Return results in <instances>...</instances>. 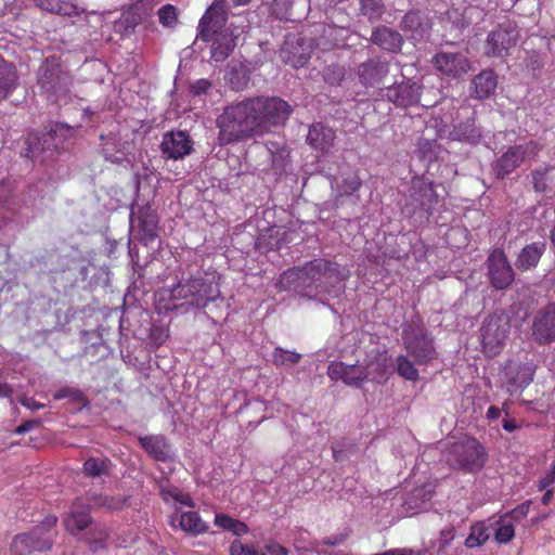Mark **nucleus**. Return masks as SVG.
Masks as SVG:
<instances>
[{"label": "nucleus", "instance_id": "f257e3e1", "mask_svg": "<svg viewBox=\"0 0 555 555\" xmlns=\"http://www.w3.org/2000/svg\"><path fill=\"white\" fill-rule=\"evenodd\" d=\"M279 283L283 289L322 304L337 298L344 288L336 266L325 259H314L302 267L285 271Z\"/></svg>", "mask_w": 555, "mask_h": 555}, {"label": "nucleus", "instance_id": "f03ea898", "mask_svg": "<svg viewBox=\"0 0 555 555\" xmlns=\"http://www.w3.org/2000/svg\"><path fill=\"white\" fill-rule=\"evenodd\" d=\"M220 287L212 279L203 275L183 278L171 288H162L156 293L158 310H175L188 306L205 308L220 297Z\"/></svg>", "mask_w": 555, "mask_h": 555}, {"label": "nucleus", "instance_id": "7ed1b4c3", "mask_svg": "<svg viewBox=\"0 0 555 555\" xmlns=\"http://www.w3.org/2000/svg\"><path fill=\"white\" fill-rule=\"evenodd\" d=\"M254 98L227 106L217 118L218 142L227 145L261 134Z\"/></svg>", "mask_w": 555, "mask_h": 555}, {"label": "nucleus", "instance_id": "20e7f679", "mask_svg": "<svg viewBox=\"0 0 555 555\" xmlns=\"http://www.w3.org/2000/svg\"><path fill=\"white\" fill-rule=\"evenodd\" d=\"M225 23L227 7L222 0H217L207 9L198 24L197 38L212 41L211 59L216 62H222L231 54L240 36L235 29L225 27Z\"/></svg>", "mask_w": 555, "mask_h": 555}, {"label": "nucleus", "instance_id": "39448f33", "mask_svg": "<svg viewBox=\"0 0 555 555\" xmlns=\"http://www.w3.org/2000/svg\"><path fill=\"white\" fill-rule=\"evenodd\" d=\"M511 318L503 310L489 314L480 327L481 346L488 357L498 356L511 334Z\"/></svg>", "mask_w": 555, "mask_h": 555}, {"label": "nucleus", "instance_id": "423d86ee", "mask_svg": "<svg viewBox=\"0 0 555 555\" xmlns=\"http://www.w3.org/2000/svg\"><path fill=\"white\" fill-rule=\"evenodd\" d=\"M57 522L54 515L47 516L33 531L14 537L10 551L11 555H30L36 551H47L52 547V529Z\"/></svg>", "mask_w": 555, "mask_h": 555}, {"label": "nucleus", "instance_id": "0eeeda50", "mask_svg": "<svg viewBox=\"0 0 555 555\" xmlns=\"http://www.w3.org/2000/svg\"><path fill=\"white\" fill-rule=\"evenodd\" d=\"M542 146L535 141L509 146L501 157L492 164V170L498 179H505L521 164L537 158Z\"/></svg>", "mask_w": 555, "mask_h": 555}, {"label": "nucleus", "instance_id": "6e6552de", "mask_svg": "<svg viewBox=\"0 0 555 555\" xmlns=\"http://www.w3.org/2000/svg\"><path fill=\"white\" fill-rule=\"evenodd\" d=\"M485 461L483 448L475 438H466L456 442L449 450V464L464 472L479 470L483 466Z\"/></svg>", "mask_w": 555, "mask_h": 555}, {"label": "nucleus", "instance_id": "1a4fd4ad", "mask_svg": "<svg viewBox=\"0 0 555 555\" xmlns=\"http://www.w3.org/2000/svg\"><path fill=\"white\" fill-rule=\"evenodd\" d=\"M37 79L48 99L65 95L72 85L70 75L63 70L56 60H46L38 69Z\"/></svg>", "mask_w": 555, "mask_h": 555}, {"label": "nucleus", "instance_id": "9d476101", "mask_svg": "<svg viewBox=\"0 0 555 555\" xmlns=\"http://www.w3.org/2000/svg\"><path fill=\"white\" fill-rule=\"evenodd\" d=\"M402 340L408 352L420 364L436 358L433 338L423 324L411 323L403 328Z\"/></svg>", "mask_w": 555, "mask_h": 555}, {"label": "nucleus", "instance_id": "9b49d317", "mask_svg": "<svg viewBox=\"0 0 555 555\" xmlns=\"http://www.w3.org/2000/svg\"><path fill=\"white\" fill-rule=\"evenodd\" d=\"M254 102L261 133L269 127L285 124L292 113V106L280 98L257 96Z\"/></svg>", "mask_w": 555, "mask_h": 555}, {"label": "nucleus", "instance_id": "f8f14e48", "mask_svg": "<svg viewBox=\"0 0 555 555\" xmlns=\"http://www.w3.org/2000/svg\"><path fill=\"white\" fill-rule=\"evenodd\" d=\"M518 38L519 31L514 23L502 24L488 35L485 53L491 57H504L516 44Z\"/></svg>", "mask_w": 555, "mask_h": 555}, {"label": "nucleus", "instance_id": "ddd939ff", "mask_svg": "<svg viewBox=\"0 0 555 555\" xmlns=\"http://www.w3.org/2000/svg\"><path fill=\"white\" fill-rule=\"evenodd\" d=\"M434 182L424 176L413 177L409 190V204L412 210H424L429 214L438 204V194Z\"/></svg>", "mask_w": 555, "mask_h": 555}, {"label": "nucleus", "instance_id": "4468645a", "mask_svg": "<svg viewBox=\"0 0 555 555\" xmlns=\"http://www.w3.org/2000/svg\"><path fill=\"white\" fill-rule=\"evenodd\" d=\"M531 335L541 346L555 341V302L539 309L532 319Z\"/></svg>", "mask_w": 555, "mask_h": 555}, {"label": "nucleus", "instance_id": "2eb2a0df", "mask_svg": "<svg viewBox=\"0 0 555 555\" xmlns=\"http://www.w3.org/2000/svg\"><path fill=\"white\" fill-rule=\"evenodd\" d=\"M488 276L495 289H506L514 281V270L505 254L494 249L487 259Z\"/></svg>", "mask_w": 555, "mask_h": 555}, {"label": "nucleus", "instance_id": "dca6fc26", "mask_svg": "<svg viewBox=\"0 0 555 555\" xmlns=\"http://www.w3.org/2000/svg\"><path fill=\"white\" fill-rule=\"evenodd\" d=\"M389 67L386 60L377 56L358 64L354 67V75L363 87H376L387 77Z\"/></svg>", "mask_w": 555, "mask_h": 555}, {"label": "nucleus", "instance_id": "f3484780", "mask_svg": "<svg viewBox=\"0 0 555 555\" xmlns=\"http://www.w3.org/2000/svg\"><path fill=\"white\" fill-rule=\"evenodd\" d=\"M433 63L437 70L451 78H460L470 70V62L460 52H438L434 56Z\"/></svg>", "mask_w": 555, "mask_h": 555}, {"label": "nucleus", "instance_id": "a211bd4d", "mask_svg": "<svg viewBox=\"0 0 555 555\" xmlns=\"http://www.w3.org/2000/svg\"><path fill=\"white\" fill-rule=\"evenodd\" d=\"M160 151L166 159H182L193 151V141L184 131L166 132L163 135Z\"/></svg>", "mask_w": 555, "mask_h": 555}, {"label": "nucleus", "instance_id": "6ab92c4d", "mask_svg": "<svg viewBox=\"0 0 555 555\" xmlns=\"http://www.w3.org/2000/svg\"><path fill=\"white\" fill-rule=\"evenodd\" d=\"M327 375L332 380H341L348 386L360 387L371 373L361 365H347L334 361L327 367Z\"/></svg>", "mask_w": 555, "mask_h": 555}, {"label": "nucleus", "instance_id": "aec40b11", "mask_svg": "<svg viewBox=\"0 0 555 555\" xmlns=\"http://www.w3.org/2000/svg\"><path fill=\"white\" fill-rule=\"evenodd\" d=\"M66 530L77 537L92 524L90 505L82 500H76L68 514L63 519Z\"/></svg>", "mask_w": 555, "mask_h": 555}, {"label": "nucleus", "instance_id": "412c9836", "mask_svg": "<svg viewBox=\"0 0 555 555\" xmlns=\"http://www.w3.org/2000/svg\"><path fill=\"white\" fill-rule=\"evenodd\" d=\"M385 96L397 106L408 107L418 103L421 87L411 80L402 81L387 88Z\"/></svg>", "mask_w": 555, "mask_h": 555}, {"label": "nucleus", "instance_id": "4be33fe9", "mask_svg": "<svg viewBox=\"0 0 555 555\" xmlns=\"http://www.w3.org/2000/svg\"><path fill=\"white\" fill-rule=\"evenodd\" d=\"M52 144L53 137L51 134H44L42 137L35 133L28 134L22 155L31 160L43 163L53 155V151L51 150Z\"/></svg>", "mask_w": 555, "mask_h": 555}, {"label": "nucleus", "instance_id": "5701e85b", "mask_svg": "<svg viewBox=\"0 0 555 555\" xmlns=\"http://www.w3.org/2000/svg\"><path fill=\"white\" fill-rule=\"evenodd\" d=\"M533 366L529 363L508 362L505 366L507 389L511 393L527 387L533 379Z\"/></svg>", "mask_w": 555, "mask_h": 555}, {"label": "nucleus", "instance_id": "b1692460", "mask_svg": "<svg viewBox=\"0 0 555 555\" xmlns=\"http://www.w3.org/2000/svg\"><path fill=\"white\" fill-rule=\"evenodd\" d=\"M141 447L156 461L165 462L170 459L171 450L167 439L160 435H150L139 438Z\"/></svg>", "mask_w": 555, "mask_h": 555}, {"label": "nucleus", "instance_id": "393cba45", "mask_svg": "<svg viewBox=\"0 0 555 555\" xmlns=\"http://www.w3.org/2000/svg\"><path fill=\"white\" fill-rule=\"evenodd\" d=\"M334 140L335 132L332 128L326 127L321 122L310 126L307 134V142L313 149L326 152L333 146Z\"/></svg>", "mask_w": 555, "mask_h": 555}, {"label": "nucleus", "instance_id": "a878e982", "mask_svg": "<svg viewBox=\"0 0 555 555\" xmlns=\"http://www.w3.org/2000/svg\"><path fill=\"white\" fill-rule=\"evenodd\" d=\"M177 522L181 530L193 535L205 533L208 530L207 524L196 512L176 513L171 516V525L175 527Z\"/></svg>", "mask_w": 555, "mask_h": 555}, {"label": "nucleus", "instance_id": "bb28decb", "mask_svg": "<svg viewBox=\"0 0 555 555\" xmlns=\"http://www.w3.org/2000/svg\"><path fill=\"white\" fill-rule=\"evenodd\" d=\"M371 41L384 50L397 52L403 43L402 36L395 29L380 26L373 30Z\"/></svg>", "mask_w": 555, "mask_h": 555}, {"label": "nucleus", "instance_id": "cd10ccee", "mask_svg": "<svg viewBox=\"0 0 555 555\" xmlns=\"http://www.w3.org/2000/svg\"><path fill=\"white\" fill-rule=\"evenodd\" d=\"M35 4L48 12L64 16H78L83 9L75 0H34Z\"/></svg>", "mask_w": 555, "mask_h": 555}, {"label": "nucleus", "instance_id": "c85d7f7f", "mask_svg": "<svg viewBox=\"0 0 555 555\" xmlns=\"http://www.w3.org/2000/svg\"><path fill=\"white\" fill-rule=\"evenodd\" d=\"M474 95L477 99H487L492 95L498 86V76L491 69H485L476 75L472 81Z\"/></svg>", "mask_w": 555, "mask_h": 555}, {"label": "nucleus", "instance_id": "c756f323", "mask_svg": "<svg viewBox=\"0 0 555 555\" xmlns=\"http://www.w3.org/2000/svg\"><path fill=\"white\" fill-rule=\"evenodd\" d=\"M157 216L150 208L140 209L138 212V227L141 241L145 244L153 242L157 236Z\"/></svg>", "mask_w": 555, "mask_h": 555}, {"label": "nucleus", "instance_id": "7c9ffc66", "mask_svg": "<svg viewBox=\"0 0 555 555\" xmlns=\"http://www.w3.org/2000/svg\"><path fill=\"white\" fill-rule=\"evenodd\" d=\"M17 81L18 75L15 66L0 56V101L13 93Z\"/></svg>", "mask_w": 555, "mask_h": 555}, {"label": "nucleus", "instance_id": "2f4dec72", "mask_svg": "<svg viewBox=\"0 0 555 555\" xmlns=\"http://www.w3.org/2000/svg\"><path fill=\"white\" fill-rule=\"evenodd\" d=\"M545 248L546 246L543 242H534L525 246L518 255L516 267L524 271L537 267Z\"/></svg>", "mask_w": 555, "mask_h": 555}, {"label": "nucleus", "instance_id": "473e14b6", "mask_svg": "<svg viewBox=\"0 0 555 555\" xmlns=\"http://www.w3.org/2000/svg\"><path fill=\"white\" fill-rule=\"evenodd\" d=\"M109 529L104 525H94L82 538L89 550L93 553L104 550L109 539Z\"/></svg>", "mask_w": 555, "mask_h": 555}, {"label": "nucleus", "instance_id": "72a5a7b5", "mask_svg": "<svg viewBox=\"0 0 555 555\" xmlns=\"http://www.w3.org/2000/svg\"><path fill=\"white\" fill-rule=\"evenodd\" d=\"M532 183L535 192L551 191L555 185V167H543L532 171Z\"/></svg>", "mask_w": 555, "mask_h": 555}, {"label": "nucleus", "instance_id": "f704fd0d", "mask_svg": "<svg viewBox=\"0 0 555 555\" xmlns=\"http://www.w3.org/2000/svg\"><path fill=\"white\" fill-rule=\"evenodd\" d=\"M494 539L498 543H507L515 535V527L509 515H504L495 520L492 525Z\"/></svg>", "mask_w": 555, "mask_h": 555}, {"label": "nucleus", "instance_id": "c9c22d12", "mask_svg": "<svg viewBox=\"0 0 555 555\" xmlns=\"http://www.w3.org/2000/svg\"><path fill=\"white\" fill-rule=\"evenodd\" d=\"M215 525L225 531L233 533L236 537H242L248 532V527L245 522L240 521L231 516L220 513L215 516Z\"/></svg>", "mask_w": 555, "mask_h": 555}, {"label": "nucleus", "instance_id": "e433bc0d", "mask_svg": "<svg viewBox=\"0 0 555 555\" xmlns=\"http://www.w3.org/2000/svg\"><path fill=\"white\" fill-rule=\"evenodd\" d=\"M105 143L102 146V152L106 160L112 163H120L125 156V150L120 146L116 135L109 134L107 138L101 135Z\"/></svg>", "mask_w": 555, "mask_h": 555}, {"label": "nucleus", "instance_id": "4c0bfd02", "mask_svg": "<svg viewBox=\"0 0 555 555\" xmlns=\"http://www.w3.org/2000/svg\"><path fill=\"white\" fill-rule=\"evenodd\" d=\"M111 465L106 457H90L83 464V472L88 477H101L109 474Z\"/></svg>", "mask_w": 555, "mask_h": 555}, {"label": "nucleus", "instance_id": "58836bf2", "mask_svg": "<svg viewBox=\"0 0 555 555\" xmlns=\"http://www.w3.org/2000/svg\"><path fill=\"white\" fill-rule=\"evenodd\" d=\"M401 27L404 31H411L413 39H421L426 33L425 27L422 24V16L417 12H410L404 15Z\"/></svg>", "mask_w": 555, "mask_h": 555}, {"label": "nucleus", "instance_id": "ea45409f", "mask_svg": "<svg viewBox=\"0 0 555 555\" xmlns=\"http://www.w3.org/2000/svg\"><path fill=\"white\" fill-rule=\"evenodd\" d=\"M492 532V525L487 526L485 524H476L472 527L470 534L465 541L467 547H476L486 543Z\"/></svg>", "mask_w": 555, "mask_h": 555}, {"label": "nucleus", "instance_id": "a19ab883", "mask_svg": "<svg viewBox=\"0 0 555 555\" xmlns=\"http://www.w3.org/2000/svg\"><path fill=\"white\" fill-rule=\"evenodd\" d=\"M90 501L94 506L105 508L107 511H117L124 507L126 498L121 495H104L94 494L90 498Z\"/></svg>", "mask_w": 555, "mask_h": 555}, {"label": "nucleus", "instance_id": "79ce46f5", "mask_svg": "<svg viewBox=\"0 0 555 555\" xmlns=\"http://www.w3.org/2000/svg\"><path fill=\"white\" fill-rule=\"evenodd\" d=\"M360 11L370 21H378L385 12L383 0H359Z\"/></svg>", "mask_w": 555, "mask_h": 555}, {"label": "nucleus", "instance_id": "37998d69", "mask_svg": "<svg viewBox=\"0 0 555 555\" xmlns=\"http://www.w3.org/2000/svg\"><path fill=\"white\" fill-rule=\"evenodd\" d=\"M301 354L276 347L272 353V361L275 365L288 366L296 364L300 361Z\"/></svg>", "mask_w": 555, "mask_h": 555}, {"label": "nucleus", "instance_id": "c03bdc74", "mask_svg": "<svg viewBox=\"0 0 555 555\" xmlns=\"http://www.w3.org/2000/svg\"><path fill=\"white\" fill-rule=\"evenodd\" d=\"M139 24V17L133 12L125 13L114 24L116 31L124 36L131 34Z\"/></svg>", "mask_w": 555, "mask_h": 555}, {"label": "nucleus", "instance_id": "a18cd8bd", "mask_svg": "<svg viewBox=\"0 0 555 555\" xmlns=\"http://www.w3.org/2000/svg\"><path fill=\"white\" fill-rule=\"evenodd\" d=\"M397 372L400 376L408 380L415 382L418 379V372L414 364L405 356L397 358Z\"/></svg>", "mask_w": 555, "mask_h": 555}, {"label": "nucleus", "instance_id": "49530a36", "mask_svg": "<svg viewBox=\"0 0 555 555\" xmlns=\"http://www.w3.org/2000/svg\"><path fill=\"white\" fill-rule=\"evenodd\" d=\"M157 15L164 27H173L178 23V12L172 4H165L159 8Z\"/></svg>", "mask_w": 555, "mask_h": 555}, {"label": "nucleus", "instance_id": "de8ad7c7", "mask_svg": "<svg viewBox=\"0 0 555 555\" xmlns=\"http://www.w3.org/2000/svg\"><path fill=\"white\" fill-rule=\"evenodd\" d=\"M230 555H266V553L255 544H243L235 540L230 545Z\"/></svg>", "mask_w": 555, "mask_h": 555}, {"label": "nucleus", "instance_id": "09e8293b", "mask_svg": "<svg viewBox=\"0 0 555 555\" xmlns=\"http://www.w3.org/2000/svg\"><path fill=\"white\" fill-rule=\"evenodd\" d=\"M387 359L384 357L380 358L375 364L372 363L365 369L366 372L371 373L369 378H371L372 380L382 382L387 378Z\"/></svg>", "mask_w": 555, "mask_h": 555}, {"label": "nucleus", "instance_id": "8fccbe9b", "mask_svg": "<svg viewBox=\"0 0 555 555\" xmlns=\"http://www.w3.org/2000/svg\"><path fill=\"white\" fill-rule=\"evenodd\" d=\"M345 68L340 65H331L324 73V79L330 85L338 86L345 78Z\"/></svg>", "mask_w": 555, "mask_h": 555}, {"label": "nucleus", "instance_id": "3c124183", "mask_svg": "<svg viewBox=\"0 0 555 555\" xmlns=\"http://www.w3.org/2000/svg\"><path fill=\"white\" fill-rule=\"evenodd\" d=\"M169 494L176 502H179L182 505L190 506V507L194 506V502H193L192 498L190 496V494H188V493H184L178 489H175V490L170 491Z\"/></svg>", "mask_w": 555, "mask_h": 555}, {"label": "nucleus", "instance_id": "603ef678", "mask_svg": "<svg viewBox=\"0 0 555 555\" xmlns=\"http://www.w3.org/2000/svg\"><path fill=\"white\" fill-rule=\"evenodd\" d=\"M528 511H529V502H525V503L520 504L519 506H517L512 512L507 513L506 515H509V518L512 520H514V519L519 520L527 516Z\"/></svg>", "mask_w": 555, "mask_h": 555}, {"label": "nucleus", "instance_id": "864d4df0", "mask_svg": "<svg viewBox=\"0 0 555 555\" xmlns=\"http://www.w3.org/2000/svg\"><path fill=\"white\" fill-rule=\"evenodd\" d=\"M555 482V463L545 476L539 481V489L544 490Z\"/></svg>", "mask_w": 555, "mask_h": 555}, {"label": "nucleus", "instance_id": "5fc2aeb1", "mask_svg": "<svg viewBox=\"0 0 555 555\" xmlns=\"http://www.w3.org/2000/svg\"><path fill=\"white\" fill-rule=\"evenodd\" d=\"M211 87V83L206 80V79H199L197 81H195L192 86H191V91L195 94V95H201L205 92H207V90Z\"/></svg>", "mask_w": 555, "mask_h": 555}, {"label": "nucleus", "instance_id": "6e6d98bb", "mask_svg": "<svg viewBox=\"0 0 555 555\" xmlns=\"http://www.w3.org/2000/svg\"><path fill=\"white\" fill-rule=\"evenodd\" d=\"M270 152L273 154V159H272V163H273V166L276 168V169H281L284 167V160L287 156V153L284 149L278 151L276 153H273L272 150L270 149Z\"/></svg>", "mask_w": 555, "mask_h": 555}, {"label": "nucleus", "instance_id": "4d7b16f0", "mask_svg": "<svg viewBox=\"0 0 555 555\" xmlns=\"http://www.w3.org/2000/svg\"><path fill=\"white\" fill-rule=\"evenodd\" d=\"M415 551L408 547L402 548H391L388 551H385L383 553L374 554V555H415Z\"/></svg>", "mask_w": 555, "mask_h": 555}, {"label": "nucleus", "instance_id": "13d9d810", "mask_svg": "<svg viewBox=\"0 0 555 555\" xmlns=\"http://www.w3.org/2000/svg\"><path fill=\"white\" fill-rule=\"evenodd\" d=\"M39 421H27L21 424L16 429V434H25L39 426Z\"/></svg>", "mask_w": 555, "mask_h": 555}, {"label": "nucleus", "instance_id": "bf43d9fd", "mask_svg": "<svg viewBox=\"0 0 555 555\" xmlns=\"http://www.w3.org/2000/svg\"><path fill=\"white\" fill-rule=\"evenodd\" d=\"M360 185H361V182L357 177L346 180L345 181V193L350 194V193L357 191L360 188Z\"/></svg>", "mask_w": 555, "mask_h": 555}, {"label": "nucleus", "instance_id": "052dcab7", "mask_svg": "<svg viewBox=\"0 0 555 555\" xmlns=\"http://www.w3.org/2000/svg\"><path fill=\"white\" fill-rule=\"evenodd\" d=\"M453 528L448 527L440 531L441 544L440 547H444L453 539Z\"/></svg>", "mask_w": 555, "mask_h": 555}, {"label": "nucleus", "instance_id": "680f3d73", "mask_svg": "<svg viewBox=\"0 0 555 555\" xmlns=\"http://www.w3.org/2000/svg\"><path fill=\"white\" fill-rule=\"evenodd\" d=\"M345 540H346V535L338 534V535H333V537H328V538L324 539L323 544L330 545V546H336V545L344 543Z\"/></svg>", "mask_w": 555, "mask_h": 555}, {"label": "nucleus", "instance_id": "e2e57ef3", "mask_svg": "<svg viewBox=\"0 0 555 555\" xmlns=\"http://www.w3.org/2000/svg\"><path fill=\"white\" fill-rule=\"evenodd\" d=\"M267 551L271 555H287L288 551L286 547L279 545V544H269L266 546Z\"/></svg>", "mask_w": 555, "mask_h": 555}, {"label": "nucleus", "instance_id": "0e129e2a", "mask_svg": "<svg viewBox=\"0 0 555 555\" xmlns=\"http://www.w3.org/2000/svg\"><path fill=\"white\" fill-rule=\"evenodd\" d=\"M308 61H309V56H308V55H306V54H300V55L298 56V59H297V60H295V61H293V62H292V65H293L294 67L299 68V67L305 66V65L308 63Z\"/></svg>", "mask_w": 555, "mask_h": 555}, {"label": "nucleus", "instance_id": "69168bd1", "mask_svg": "<svg viewBox=\"0 0 555 555\" xmlns=\"http://www.w3.org/2000/svg\"><path fill=\"white\" fill-rule=\"evenodd\" d=\"M501 415V410L498 406H490L487 411V417L490 420H496Z\"/></svg>", "mask_w": 555, "mask_h": 555}, {"label": "nucleus", "instance_id": "338daca9", "mask_svg": "<svg viewBox=\"0 0 555 555\" xmlns=\"http://www.w3.org/2000/svg\"><path fill=\"white\" fill-rule=\"evenodd\" d=\"M503 428L506 430V431H514L518 428V425L516 424L515 421L513 420H504L503 421Z\"/></svg>", "mask_w": 555, "mask_h": 555}, {"label": "nucleus", "instance_id": "774afa93", "mask_svg": "<svg viewBox=\"0 0 555 555\" xmlns=\"http://www.w3.org/2000/svg\"><path fill=\"white\" fill-rule=\"evenodd\" d=\"M23 404L31 410H39L41 408H43V404L41 403H38L36 401H34L33 399H26L23 401Z\"/></svg>", "mask_w": 555, "mask_h": 555}]
</instances>
